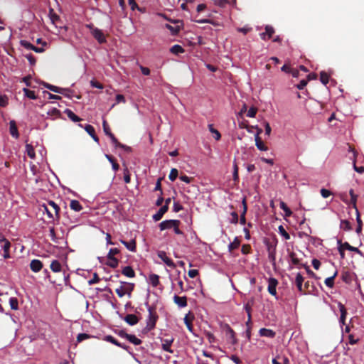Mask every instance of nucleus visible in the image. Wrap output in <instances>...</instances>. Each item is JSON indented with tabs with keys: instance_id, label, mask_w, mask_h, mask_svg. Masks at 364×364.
<instances>
[{
	"instance_id": "obj_1",
	"label": "nucleus",
	"mask_w": 364,
	"mask_h": 364,
	"mask_svg": "<svg viewBox=\"0 0 364 364\" xmlns=\"http://www.w3.org/2000/svg\"><path fill=\"white\" fill-rule=\"evenodd\" d=\"M148 311L149 316L146 321V328L148 331H151L155 328L159 316L156 311V309L152 306H148Z\"/></svg>"
},
{
	"instance_id": "obj_2",
	"label": "nucleus",
	"mask_w": 364,
	"mask_h": 364,
	"mask_svg": "<svg viewBox=\"0 0 364 364\" xmlns=\"http://www.w3.org/2000/svg\"><path fill=\"white\" fill-rule=\"evenodd\" d=\"M159 15L163 16L164 18H166L168 21L176 24V26H172L169 24H166V26H165V27L171 31L172 35H177L180 32L181 28H183V23L182 21L169 19L164 14H160Z\"/></svg>"
},
{
	"instance_id": "obj_3",
	"label": "nucleus",
	"mask_w": 364,
	"mask_h": 364,
	"mask_svg": "<svg viewBox=\"0 0 364 364\" xmlns=\"http://www.w3.org/2000/svg\"><path fill=\"white\" fill-rule=\"evenodd\" d=\"M119 253V250L117 248H111L107 254L108 262L107 265L112 268H116L119 264V260L114 257L115 255Z\"/></svg>"
},
{
	"instance_id": "obj_4",
	"label": "nucleus",
	"mask_w": 364,
	"mask_h": 364,
	"mask_svg": "<svg viewBox=\"0 0 364 364\" xmlns=\"http://www.w3.org/2000/svg\"><path fill=\"white\" fill-rule=\"evenodd\" d=\"M1 249L4 250V258L9 259L11 257L9 250L11 248V242L6 238L0 240Z\"/></svg>"
},
{
	"instance_id": "obj_5",
	"label": "nucleus",
	"mask_w": 364,
	"mask_h": 364,
	"mask_svg": "<svg viewBox=\"0 0 364 364\" xmlns=\"http://www.w3.org/2000/svg\"><path fill=\"white\" fill-rule=\"evenodd\" d=\"M177 224H181L180 220H166L162 221L159 224V228L162 231V230H164L166 229H171L174 225H177Z\"/></svg>"
},
{
	"instance_id": "obj_6",
	"label": "nucleus",
	"mask_w": 364,
	"mask_h": 364,
	"mask_svg": "<svg viewBox=\"0 0 364 364\" xmlns=\"http://www.w3.org/2000/svg\"><path fill=\"white\" fill-rule=\"evenodd\" d=\"M43 85L54 92L62 94L65 96H68L66 92L69 91L68 89L61 88L45 82H43Z\"/></svg>"
},
{
	"instance_id": "obj_7",
	"label": "nucleus",
	"mask_w": 364,
	"mask_h": 364,
	"mask_svg": "<svg viewBox=\"0 0 364 364\" xmlns=\"http://www.w3.org/2000/svg\"><path fill=\"white\" fill-rule=\"evenodd\" d=\"M104 340L105 341H107V342H109L118 347H120L122 348H123L124 350H127V351H129V346L124 344V343H119L116 338H114L112 336H110V335H108V336H105L104 338Z\"/></svg>"
},
{
	"instance_id": "obj_8",
	"label": "nucleus",
	"mask_w": 364,
	"mask_h": 364,
	"mask_svg": "<svg viewBox=\"0 0 364 364\" xmlns=\"http://www.w3.org/2000/svg\"><path fill=\"white\" fill-rule=\"evenodd\" d=\"M91 33L99 43L102 44L106 42V38L104 33L99 28H93V30L91 31Z\"/></svg>"
},
{
	"instance_id": "obj_9",
	"label": "nucleus",
	"mask_w": 364,
	"mask_h": 364,
	"mask_svg": "<svg viewBox=\"0 0 364 364\" xmlns=\"http://www.w3.org/2000/svg\"><path fill=\"white\" fill-rule=\"evenodd\" d=\"M158 256L168 267H171V268L176 267L175 263L173 262V260L171 258L167 257L165 252H163V251L159 252L158 253Z\"/></svg>"
},
{
	"instance_id": "obj_10",
	"label": "nucleus",
	"mask_w": 364,
	"mask_h": 364,
	"mask_svg": "<svg viewBox=\"0 0 364 364\" xmlns=\"http://www.w3.org/2000/svg\"><path fill=\"white\" fill-rule=\"evenodd\" d=\"M29 266L31 271L36 273L43 269V264L41 260L34 259L31 261Z\"/></svg>"
},
{
	"instance_id": "obj_11",
	"label": "nucleus",
	"mask_w": 364,
	"mask_h": 364,
	"mask_svg": "<svg viewBox=\"0 0 364 364\" xmlns=\"http://www.w3.org/2000/svg\"><path fill=\"white\" fill-rule=\"evenodd\" d=\"M278 284V281L274 278H269L268 282V291L272 296H276L277 294V286Z\"/></svg>"
},
{
	"instance_id": "obj_12",
	"label": "nucleus",
	"mask_w": 364,
	"mask_h": 364,
	"mask_svg": "<svg viewBox=\"0 0 364 364\" xmlns=\"http://www.w3.org/2000/svg\"><path fill=\"white\" fill-rule=\"evenodd\" d=\"M173 302L179 307L184 308L188 305L187 303V297L186 296H179L178 295H174Z\"/></svg>"
},
{
	"instance_id": "obj_13",
	"label": "nucleus",
	"mask_w": 364,
	"mask_h": 364,
	"mask_svg": "<svg viewBox=\"0 0 364 364\" xmlns=\"http://www.w3.org/2000/svg\"><path fill=\"white\" fill-rule=\"evenodd\" d=\"M272 364H289V360L285 355L279 354L272 359Z\"/></svg>"
},
{
	"instance_id": "obj_14",
	"label": "nucleus",
	"mask_w": 364,
	"mask_h": 364,
	"mask_svg": "<svg viewBox=\"0 0 364 364\" xmlns=\"http://www.w3.org/2000/svg\"><path fill=\"white\" fill-rule=\"evenodd\" d=\"M102 127H103V130H104L105 134L110 138L112 142V141H117V138L111 132L109 126L108 125V124H107V121L105 119H104L103 122H102Z\"/></svg>"
},
{
	"instance_id": "obj_15",
	"label": "nucleus",
	"mask_w": 364,
	"mask_h": 364,
	"mask_svg": "<svg viewBox=\"0 0 364 364\" xmlns=\"http://www.w3.org/2000/svg\"><path fill=\"white\" fill-rule=\"evenodd\" d=\"M87 133L94 139L95 141L99 142V138L95 134V128L90 124H86L84 127Z\"/></svg>"
},
{
	"instance_id": "obj_16",
	"label": "nucleus",
	"mask_w": 364,
	"mask_h": 364,
	"mask_svg": "<svg viewBox=\"0 0 364 364\" xmlns=\"http://www.w3.org/2000/svg\"><path fill=\"white\" fill-rule=\"evenodd\" d=\"M168 207L166 205H163L160 208V209L158 210V212L153 215V219L155 221L160 220L163 215L168 211Z\"/></svg>"
},
{
	"instance_id": "obj_17",
	"label": "nucleus",
	"mask_w": 364,
	"mask_h": 364,
	"mask_svg": "<svg viewBox=\"0 0 364 364\" xmlns=\"http://www.w3.org/2000/svg\"><path fill=\"white\" fill-rule=\"evenodd\" d=\"M9 131L11 135L17 139L19 136V134L18 132V128L16 124V122L14 120H11L9 122Z\"/></svg>"
},
{
	"instance_id": "obj_18",
	"label": "nucleus",
	"mask_w": 364,
	"mask_h": 364,
	"mask_svg": "<svg viewBox=\"0 0 364 364\" xmlns=\"http://www.w3.org/2000/svg\"><path fill=\"white\" fill-rule=\"evenodd\" d=\"M120 242L131 252H135L136 251V242L135 240H132L129 242L121 240Z\"/></svg>"
},
{
	"instance_id": "obj_19",
	"label": "nucleus",
	"mask_w": 364,
	"mask_h": 364,
	"mask_svg": "<svg viewBox=\"0 0 364 364\" xmlns=\"http://www.w3.org/2000/svg\"><path fill=\"white\" fill-rule=\"evenodd\" d=\"M124 320L130 326L136 325L139 319L134 314H127L125 316Z\"/></svg>"
},
{
	"instance_id": "obj_20",
	"label": "nucleus",
	"mask_w": 364,
	"mask_h": 364,
	"mask_svg": "<svg viewBox=\"0 0 364 364\" xmlns=\"http://www.w3.org/2000/svg\"><path fill=\"white\" fill-rule=\"evenodd\" d=\"M274 33V28L272 26H266L265 32L260 34L262 39L266 40V36H268V38H272L273 34Z\"/></svg>"
},
{
	"instance_id": "obj_21",
	"label": "nucleus",
	"mask_w": 364,
	"mask_h": 364,
	"mask_svg": "<svg viewBox=\"0 0 364 364\" xmlns=\"http://www.w3.org/2000/svg\"><path fill=\"white\" fill-rule=\"evenodd\" d=\"M226 335L229 336V338L231 340V343L235 345L237 343V339L235 337V333L233 329L229 326L226 325Z\"/></svg>"
},
{
	"instance_id": "obj_22",
	"label": "nucleus",
	"mask_w": 364,
	"mask_h": 364,
	"mask_svg": "<svg viewBox=\"0 0 364 364\" xmlns=\"http://www.w3.org/2000/svg\"><path fill=\"white\" fill-rule=\"evenodd\" d=\"M242 212L240 215V224L242 225H245L246 223V218H245V215H246V213H247V202H246V198H244L243 200H242Z\"/></svg>"
},
{
	"instance_id": "obj_23",
	"label": "nucleus",
	"mask_w": 364,
	"mask_h": 364,
	"mask_svg": "<svg viewBox=\"0 0 364 364\" xmlns=\"http://www.w3.org/2000/svg\"><path fill=\"white\" fill-rule=\"evenodd\" d=\"M259 333L260 336L267 337V338H274L276 335V333L272 329H268L265 328H262L259 330Z\"/></svg>"
},
{
	"instance_id": "obj_24",
	"label": "nucleus",
	"mask_w": 364,
	"mask_h": 364,
	"mask_svg": "<svg viewBox=\"0 0 364 364\" xmlns=\"http://www.w3.org/2000/svg\"><path fill=\"white\" fill-rule=\"evenodd\" d=\"M303 282H304L303 276L301 274V273H297V274L296 276V279H295V284H296V286L298 290L301 293L305 292V290H304L302 288Z\"/></svg>"
},
{
	"instance_id": "obj_25",
	"label": "nucleus",
	"mask_w": 364,
	"mask_h": 364,
	"mask_svg": "<svg viewBox=\"0 0 364 364\" xmlns=\"http://www.w3.org/2000/svg\"><path fill=\"white\" fill-rule=\"evenodd\" d=\"M50 268L52 272L58 273L62 271V265L58 260H53L50 263Z\"/></svg>"
},
{
	"instance_id": "obj_26",
	"label": "nucleus",
	"mask_w": 364,
	"mask_h": 364,
	"mask_svg": "<svg viewBox=\"0 0 364 364\" xmlns=\"http://www.w3.org/2000/svg\"><path fill=\"white\" fill-rule=\"evenodd\" d=\"M122 274L129 278H133L135 277V272L130 266L124 267L122 270Z\"/></svg>"
},
{
	"instance_id": "obj_27",
	"label": "nucleus",
	"mask_w": 364,
	"mask_h": 364,
	"mask_svg": "<svg viewBox=\"0 0 364 364\" xmlns=\"http://www.w3.org/2000/svg\"><path fill=\"white\" fill-rule=\"evenodd\" d=\"M193 318H194V316L193 315L187 314V315H186V316L184 317V319H183L187 328L191 332L193 331V326L192 324V321H193Z\"/></svg>"
},
{
	"instance_id": "obj_28",
	"label": "nucleus",
	"mask_w": 364,
	"mask_h": 364,
	"mask_svg": "<svg viewBox=\"0 0 364 364\" xmlns=\"http://www.w3.org/2000/svg\"><path fill=\"white\" fill-rule=\"evenodd\" d=\"M48 205L52 208V210H53L54 213H55V218L57 220H59L60 218V215H59V213H60V207L58 205V204H56L54 201L53 200H49L48 203Z\"/></svg>"
},
{
	"instance_id": "obj_29",
	"label": "nucleus",
	"mask_w": 364,
	"mask_h": 364,
	"mask_svg": "<svg viewBox=\"0 0 364 364\" xmlns=\"http://www.w3.org/2000/svg\"><path fill=\"white\" fill-rule=\"evenodd\" d=\"M255 145L260 151L268 150V147L264 144L259 136H255Z\"/></svg>"
},
{
	"instance_id": "obj_30",
	"label": "nucleus",
	"mask_w": 364,
	"mask_h": 364,
	"mask_svg": "<svg viewBox=\"0 0 364 364\" xmlns=\"http://www.w3.org/2000/svg\"><path fill=\"white\" fill-rule=\"evenodd\" d=\"M342 246L345 248V250L354 252L361 256L363 255L362 252L358 247L351 246L348 242H345L343 243L342 242Z\"/></svg>"
},
{
	"instance_id": "obj_31",
	"label": "nucleus",
	"mask_w": 364,
	"mask_h": 364,
	"mask_svg": "<svg viewBox=\"0 0 364 364\" xmlns=\"http://www.w3.org/2000/svg\"><path fill=\"white\" fill-rule=\"evenodd\" d=\"M68 117L73 122H77L81 121V119L77 116L71 109H66L64 112Z\"/></svg>"
},
{
	"instance_id": "obj_32",
	"label": "nucleus",
	"mask_w": 364,
	"mask_h": 364,
	"mask_svg": "<svg viewBox=\"0 0 364 364\" xmlns=\"http://www.w3.org/2000/svg\"><path fill=\"white\" fill-rule=\"evenodd\" d=\"M149 283L154 287H156L159 284V276L156 274H151L149 277Z\"/></svg>"
},
{
	"instance_id": "obj_33",
	"label": "nucleus",
	"mask_w": 364,
	"mask_h": 364,
	"mask_svg": "<svg viewBox=\"0 0 364 364\" xmlns=\"http://www.w3.org/2000/svg\"><path fill=\"white\" fill-rule=\"evenodd\" d=\"M22 45L28 48V49H31L36 53H41L43 51V49L42 48H38V47H36L33 45H32L31 43H28V42H26V41H22Z\"/></svg>"
},
{
	"instance_id": "obj_34",
	"label": "nucleus",
	"mask_w": 364,
	"mask_h": 364,
	"mask_svg": "<svg viewBox=\"0 0 364 364\" xmlns=\"http://www.w3.org/2000/svg\"><path fill=\"white\" fill-rule=\"evenodd\" d=\"M338 306H339V309H340V312H341L340 322L344 325L347 311H346V309L344 305L342 304L341 303H339Z\"/></svg>"
},
{
	"instance_id": "obj_35",
	"label": "nucleus",
	"mask_w": 364,
	"mask_h": 364,
	"mask_svg": "<svg viewBox=\"0 0 364 364\" xmlns=\"http://www.w3.org/2000/svg\"><path fill=\"white\" fill-rule=\"evenodd\" d=\"M121 284H124V291H125V293L126 294H127L129 296V297L131 296V294L132 292L133 291L134 289V284L133 283H128V282H121Z\"/></svg>"
},
{
	"instance_id": "obj_36",
	"label": "nucleus",
	"mask_w": 364,
	"mask_h": 364,
	"mask_svg": "<svg viewBox=\"0 0 364 364\" xmlns=\"http://www.w3.org/2000/svg\"><path fill=\"white\" fill-rule=\"evenodd\" d=\"M70 207L72 210L79 212L82 210V206L77 200H72L70 203Z\"/></svg>"
},
{
	"instance_id": "obj_37",
	"label": "nucleus",
	"mask_w": 364,
	"mask_h": 364,
	"mask_svg": "<svg viewBox=\"0 0 364 364\" xmlns=\"http://www.w3.org/2000/svg\"><path fill=\"white\" fill-rule=\"evenodd\" d=\"M240 245V240L237 237H235L233 242H230L228 245V250L231 252L233 250L237 249Z\"/></svg>"
},
{
	"instance_id": "obj_38",
	"label": "nucleus",
	"mask_w": 364,
	"mask_h": 364,
	"mask_svg": "<svg viewBox=\"0 0 364 364\" xmlns=\"http://www.w3.org/2000/svg\"><path fill=\"white\" fill-rule=\"evenodd\" d=\"M238 170H239V168H238L237 164L236 162V160H234V161H233V174H232V178H233V181H234L235 183H238L239 182Z\"/></svg>"
},
{
	"instance_id": "obj_39",
	"label": "nucleus",
	"mask_w": 364,
	"mask_h": 364,
	"mask_svg": "<svg viewBox=\"0 0 364 364\" xmlns=\"http://www.w3.org/2000/svg\"><path fill=\"white\" fill-rule=\"evenodd\" d=\"M255 304V299L252 297L250 299L247 303L245 304V310L247 312V314L249 315V314H251L252 311V307Z\"/></svg>"
},
{
	"instance_id": "obj_40",
	"label": "nucleus",
	"mask_w": 364,
	"mask_h": 364,
	"mask_svg": "<svg viewBox=\"0 0 364 364\" xmlns=\"http://www.w3.org/2000/svg\"><path fill=\"white\" fill-rule=\"evenodd\" d=\"M279 207L284 211L285 217H290L292 215V211L284 201L280 202Z\"/></svg>"
},
{
	"instance_id": "obj_41",
	"label": "nucleus",
	"mask_w": 364,
	"mask_h": 364,
	"mask_svg": "<svg viewBox=\"0 0 364 364\" xmlns=\"http://www.w3.org/2000/svg\"><path fill=\"white\" fill-rule=\"evenodd\" d=\"M337 274H338V272H337V271H336L333 276L328 277L325 279L324 282L327 287H328L330 288H332L333 287L334 279H335L336 277L337 276Z\"/></svg>"
},
{
	"instance_id": "obj_42",
	"label": "nucleus",
	"mask_w": 364,
	"mask_h": 364,
	"mask_svg": "<svg viewBox=\"0 0 364 364\" xmlns=\"http://www.w3.org/2000/svg\"><path fill=\"white\" fill-rule=\"evenodd\" d=\"M170 51L173 54L178 55L184 53L185 50L180 45H174L171 48Z\"/></svg>"
},
{
	"instance_id": "obj_43",
	"label": "nucleus",
	"mask_w": 364,
	"mask_h": 364,
	"mask_svg": "<svg viewBox=\"0 0 364 364\" xmlns=\"http://www.w3.org/2000/svg\"><path fill=\"white\" fill-rule=\"evenodd\" d=\"M106 157L109 160V161L112 164V168L114 169V171H118L119 168V165L117 164L115 159L113 156L108 155V154L106 155Z\"/></svg>"
},
{
	"instance_id": "obj_44",
	"label": "nucleus",
	"mask_w": 364,
	"mask_h": 364,
	"mask_svg": "<svg viewBox=\"0 0 364 364\" xmlns=\"http://www.w3.org/2000/svg\"><path fill=\"white\" fill-rule=\"evenodd\" d=\"M26 151L27 153V155L31 159H34L35 158V156H36L35 150H34V148H33V146L32 145L26 144Z\"/></svg>"
},
{
	"instance_id": "obj_45",
	"label": "nucleus",
	"mask_w": 364,
	"mask_h": 364,
	"mask_svg": "<svg viewBox=\"0 0 364 364\" xmlns=\"http://www.w3.org/2000/svg\"><path fill=\"white\" fill-rule=\"evenodd\" d=\"M23 92H24L25 96L27 97L28 98L31 100L37 99V96L36 95L34 91L31 90L28 88H23Z\"/></svg>"
},
{
	"instance_id": "obj_46",
	"label": "nucleus",
	"mask_w": 364,
	"mask_h": 364,
	"mask_svg": "<svg viewBox=\"0 0 364 364\" xmlns=\"http://www.w3.org/2000/svg\"><path fill=\"white\" fill-rule=\"evenodd\" d=\"M340 228H341V229L346 230V231H349V230H351V229H352L350 222L346 220H342L341 221Z\"/></svg>"
},
{
	"instance_id": "obj_47",
	"label": "nucleus",
	"mask_w": 364,
	"mask_h": 364,
	"mask_svg": "<svg viewBox=\"0 0 364 364\" xmlns=\"http://www.w3.org/2000/svg\"><path fill=\"white\" fill-rule=\"evenodd\" d=\"M208 129L211 133L214 134V138L215 139V140L218 141L220 139V133L213 127V124H208Z\"/></svg>"
},
{
	"instance_id": "obj_48",
	"label": "nucleus",
	"mask_w": 364,
	"mask_h": 364,
	"mask_svg": "<svg viewBox=\"0 0 364 364\" xmlns=\"http://www.w3.org/2000/svg\"><path fill=\"white\" fill-rule=\"evenodd\" d=\"M329 78V75H328L326 72L321 71L320 73V80L323 85H326L328 83Z\"/></svg>"
},
{
	"instance_id": "obj_49",
	"label": "nucleus",
	"mask_w": 364,
	"mask_h": 364,
	"mask_svg": "<svg viewBox=\"0 0 364 364\" xmlns=\"http://www.w3.org/2000/svg\"><path fill=\"white\" fill-rule=\"evenodd\" d=\"M49 16L53 23H55L58 21H60V16L54 12L53 9H50Z\"/></svg>"
},
{
	"instance_id": "obj_50",
	"label": "nucleus",
	"mask_w": 364,
	"mask_h": 364,
	"mask_svg": "<svg viewBox=\"0 0 364 364\" xmlns=\"http://www.w3.org/2000/svg\"><path fill=\"white\" fill-rule=\"evenodd\" d=\"M112 143L115 146V147L123 149L124 151L127 152L132 151V148L130 146L121 144L117 139V141H112Z\"/></svg>"
},
{
	"instance_id": "obj_51",
	"label": "nucleus",
	"mask_w": 364,
	"mask_h": 364,
	"mask_svg": "<svg viewBox=\"0 0 364 364\" xmlns=\"http://www.w3.org/2000/svg\"><path fill=\"white\" fill-rule=\"evenodd\" d=\"M173 342V340L168 341L165 340L164 343L162 344V349L165 351L173 353V350L171 349V346Z\"/></svg>"
},
{
	"instance_id": "obj_52",
	"label": "nucleus",
	"mask_w": 364,
	"mask_h": 364,
	"mask_svg": "<svg viewBox=\"0 0 364 364\" xmlns=\"http://www.w3.org/2000/svg\"><path fill=\"white\" fill-rule=\"evenodd\" d=\"M9 304L11 309L13 310H17L18 309V301L16 297H11L9 299Z\"/></svg>"
},
{
	"instance_id": "obj_53",
	"label": "nucleus",
	"mask_w": 364,
	"mask_h": 364,
	"mask_svg": "<svg viewBox=\"0 0 364 364\" xmlns=\"http://www.w3.org/2000/svg\"><path fill=\"white\" fill-rule=\"evenodd\" d=\"M356 212H357L356 221L358 223V227L356 228V232L359 234L362 231L363 223H362V220H361V218L360 216V213H359L358 209H356Z\"/></svg>"
},
{
	"instance_id": "obj_54",
	"label": "nucleus",
	"mask_w": 364,
	"mask_h": 364,
	"mask_svg": "<svg viewBox=\"0 0 364 364\" xmlns=\"http://www.w3.org/2000/svg\"><path fill=\"white\" fill-rule=\"evenodd\" d=\"M127 341H129L130 343L137 346L140 345L142 341L141 339L136 338L134 335L129 334V338H127Z\"/></svg>"
},
{
	"instance_id": "obj_55",
	"label": "nucleus",
	"mask_w": 364,
	"mask_h": 364,
	"mask_svg": "<svg viewBox=\"0 0 364 364\" xmlns=\"http://www.w3.org/2000/svg\"><path fill=\"white\" fill-rule=\"evenodd\" d=\"M48 115L53 117L54 118H58L60 117V111L57 108H53L48 112Z\"/></svg>"
},
{
	"instance_id": "obj_56",
	"label": "nucleus",
	"mask_w": 364,
	"mask_h": 364,
	"mask_svg": "<svg viewBox=\"0 0 364 364\" xmlns=\"http://www.w3.org/2000/svg\"><path fill=\"white\" fill-rule=\"evenodd\" d=\"M178 176V171L176 168H172L168 175V178L171 181H174Z\"/></svg>"
},
{
	"instance_id": "obj_57",
	"label": "nucleus",
	"mask_w": 364,
	"mask_h": 364,
	"mask_svg": "<svg viewBox=\"0 0 364 364\" xmlns=\"http://www.w3.org/2000/svg\"><path fill=\"white\" fill-rule=\"evenodd\" d=\"M338 243V250L339 252L340 256L341 259L345 258V248L342 246V241L341 240H338L337 241Z\"/></svg>"
},
{
	"instance_id": "obj_58",
	"label": "nucleus",
	"mask_w": 364,
	"mask_h": 364,
	"mask_svg": "<svg viewBox=\"0 0 364 364\" xmlns=\"http://www.w3.org/2000/svg\"><path fill=\"white\" fill-rule=\"evenodd\" d=\"M267 250V252H276V245L270 242L269 241H266Z\"/></svg>"
},
{
	"instance_id": "obj_59",
	"label": "nucleus",
	"mask_w": 364,
	"mask_h": 364,
	"mask_svg": "<svg viewBox=\"0 0 364 364\" xmlns=\"http://www.w3.org/2000/svg\"><path fill=\"white\" fill-rule=\"evenodd\" d=\"M124 289V286L121 285L119 288L115 289V292L119 297L122 298L126 294Z\"/></svg>"
},
{
	"instance_id": "obj_60",
	"label": "nucleus",
	"mask_w": 364,
	"mask_h": 364,
	"mask_svg": "<svg viewBox=\"0 0 364 364\" xmlns=\"http://www.w3.org/2000/svg\"><path fill=\"white\" fill-rule=\"evenodd\" d=\"M289 257L291 258V262L295 264V265H298L300 263V260L299 259L297 258L296 257V255L295 252H291L290 254H289Z\"/></svg>"
},
{
	"instance_id": "obj_61",
	"label": "nucleus",
	"mask_w": 364,
	"mask_h": 364,
	"mask_svg": "<svg viewBox=\"0 0 364 364\" xmlns=\"http://www.w3.org/2000/svg\"><path fill=\"white\" fill-rule=\"evenodd\" d=\"M279 232L280 234L286 239V240H289L290 239V235L285 230V229L284 228V227L282 225H280L279 227Z\"/></svg>"
},
{
	"instance_id": "obj_62",
	"label": "nucleus",
	"mask_w": 364,
	"mask_h": 364,
	"mask_svg": "<svg viewBox=\"0 0 364 364\" xmlns=\"http://www.w3.org/2000/svg\"><path fill=\"white\" fill-rule=\"evenodd\" d=\"M205 335L210 343H213L215 341V337L211 332L207 331L205 333Z\"/></svg>"
},
{
	"instance_id": "obj_63",
	"label": "nucleus",
	"mask_w": 364,
	"mask_h": 364,
	"mask_svg": "<svg viewBox=\"0 0 364 364\" xmlns=\"http://www.w3.org/2000/svg\"><path fill=\"white\" fill-rule=\"evenodd\" d=\"M90 338V336L89 334L84 333H79L77 336V341L78 343H80V342L83 341L84 340Z\"/></svg>"
},
{
	"instance_id": "obj_64",
	"label": "nucleus",
	"mask_w": 364,
	"mask_h": 364,
	"mask_svg": "<svg viewBox=\"0 0 364 364\" xmlns=\"http://www.w3.org/2000/svg\"><path fill=\"white\" fill-rule=\"evenodd\" d=\"M257 112V109L256 107H252L249 109L247 113V116L248 117H255Z\"/></svg>"
}]
</instances>
